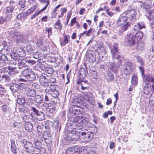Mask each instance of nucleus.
I'll return each mask as SVG.
<instances>
[{
    "instance_id": "f704fd0d",
    "label": "nucleus",
    "mask_w": 154,
    "mask_h": 154,
    "mask_svg": "<svg viewBox=\"0 0 154 154\" xmlns=\"http://www.w3.org/2000/svg\"><path fill=\"white\" fill-rule=\"evenodd\" d=\"M7 60V58L5 55L3 54L0 57V63H1V66H3L4 62Z\"/></svg>"
},
{
    "instance_id": "f3484780",
    "label": "nucleus",
    "mask_w": 154,
    "mask_h": 154,
    "mask_svg": "<svg viewBox=\"0 0 154 154\" xmlns=\"http://www.w3.org/2000/svg\"><path fill=\"white\" fill-rule=\"evenodd\" d=\"M127 20L128 21H129L128 18L127 17L126 15L124 16H120L116 24L118 26H120L124 23Z\"/></svg>"
},
{
    "instance_id": "79ce46f5",
    "label": "nucleus",
    "mask_w": 154,
    "mask_h": 154,
    "mask_svg": "<svg viewBox=\"0 0 154 154\" xmlns=\"http://www.w3.org/2000/svg\"><path fill=\"white\" fill-rule=\"evenodd\" d=\"M69 111L74 115H78L80 112L79 109H73L72 108H70Z\"/></svg>"
},
{
    "instance_id": "f03ea898",
    "label": "nucleus",
    "mask_w": 154,
    "mask_h": 154,
    "mask_svg": "<svg viewBox=\"0 0 154 154\" xmlns=\"http://www.w3.org/2000/svg\"><path fill=\"white\" fill-rule=\"evenodd\" d=\"M75 130V128H69L66 130L67 135L62 140L63 142L68 145L72 141H81V133L76 131Z\"/></svg>"
},
{
    "instance_id": "a211bd4d",
    "label": "nucleus",
    "mask_w": 154,
    "mask_h": 154,
    "mask_svg": "<svg viewBox=\"0 0 154 154\" xmlns=\"http://www.w3.org/2000/svg\"><path fill=\"white\" fill-rule=\"evenodd\" d=\"M145 28V26L144 23L143 22H140L138 23L137 25H134V29L132 30L134 31H136L137 32H140L139 31V29Z\"/></svg>"
},
{
    "instance_id": "8fccbe9b",
    "label": "nucleus",
    "mask_w": 154,
    "mask_h": 154,
    "mask_svg": "<svg viewBox=\"0 0 154 154\" xmlns=\"http://www.w3.org/2000/svg\"><path fill=\"white\" fill-rule=\"evenodd\" d=\"M36 8V6H32L26 12V14L27 15H29L32 13L33 12V11L35 10Z\"/></svg>"
},
{
    "instance_id": "1a4fd4ad",
    "label": "nucleus",
    "mask_w": 154,
    "mask_h": 154,
    "mask_svg": "<svg viewBox=\"0 0 154 154\" xmlns=\"http://www.w3.org/2000/svg\"><path fill=\"white\" fill-rule=\"evenodd\" d=\"M132 64L130 62H127L123 66V71L126 75L129 74L132 71Z\"/></svg>"
},
{
    "instance_id": "5fc2aeb1",
    "label": "nucleus",
    "mask_w": 154,
    "mask_h": 154,
    "mask_svg": "<svg viewBox=\"0 0 154 154\" xmlns=\"http://www.w3.org/2000/svg\"><path fill=\"white\" fill-rule=\"evenodd\" d=\"M83 94L84 95V98L86 100H87V99L89 98L90 97L92 96V94L89 92H83Z\"/></svg>"
},
{
    "instance_id": "6ab92c4d",
    "label": "nucleus",
    "mask_w": 154,
    "mask_h": 154,
    "mask_svg": "<svg viewBox=\"0 0 154 154\" xmlns=\"http://www.w3.org/2000/svg\"><path fill=\"white\" fill-rule=\"evenodd\" d=\"M33 127L32 123L30 122H26L25 124V128L26 131L30 132L32 131Z\"/></svg>"
},
{
    "instance_id": "c03bdc74",
    "label": "nucleus",
    "mask_w": 154,
    "mask_h": 154,
    "mask_svg": "<svg viewBox=\"0 0 154 154\" xmlns=\"http://www.w3.org/2000/svg\"><path fill=\"white\" fill-rule=\"evenodd\" d=\"M149 103L151 106H154V94H151L149 97Z\"/></svg>"
},
{
    "instance_id": "49530a36",
    "label": "nucleus",
    "mask_w": 154,
    "mask_h": 154,
    "mask_svg": "<svg viewBox=\"0 0 154 154\" xmlns=\"http://www.w3.org/2000/svg\"><path fill=\"white\" fill-rule=\"evenodd\" d=\"M35 148L38 149H40L42 148V144L40 141L36 140L34 142Z\"/></svg>"
},
{
    "instance_id": "9b49d317",
    "label": "nucleus",
    "mask_w": 154,
    "mask_h": 154,
    "mask_svg": "<svg viewBox=\"0 0 154 154\" xmlns=\"http://www.w3.org/2000/svg\"><path fill=\"white\" fill-rule=\"evenodd\" d=\"M137 12L134 10H131L127 12L125 15L128 18L129 21L133 20L135 21L137 15Z\"/></svg>"
},
{
    "instance_id": "0eeeda50",
    "label": "nucleus",
    "mask_w": 154,
    "mask_h": 154,
    "mask_svg": "<svg viewBox=\"0 0 154 154\" xmlns=\"http://www.w3.org/2000/svg\"><path fill=\"white\" fill-rule=\"evenodd\" d=\"M23 143L25 151L26 152L32 153L34 152L35 148L31 143L29 142L26 141L25 140H23Z\"/></svg>"
},
{
    "instance_id": "e433bc0d",
    "label": "nucleus",
    "mask_w": 154,
    "mask_h": 154,
    "mask_svg": "<svg viewBox=\"0 0 154 154\" xmlns=\"http://www.w3.org/2000/svg\"><path fill=\"white\" fill-rule=\"evenodd\" d=\"M73 121L75 122L78 123L82 122V116L75 117Z\"/></svg>"
},
{
    "instance_id": "a19ab883",
    "label": "nucleus",
    "mask_w": 154,
    "mask_h": 154,
    "mask_svg": "<svg viewBox=\"0 0 154 154\" xmlns=\"http://www.w3.org/2000/svg\"><path fill=\"white\" fill-rule=\"evenodd\" d=\"M27 15L26 13H21L19 14L17 17V18L19 20H21L24 19L25 16Z\"/></svg>"
},
{
    "instance_id": "bb28decb",
    "label": "nucleus",
    "mask_w": 154,
    "mask_h": 154,
    "mask_svg": "<svg viewBox=\"0 0 154 154\" xmlns=\"http://www.w3.org/2000/svg\"><path fill=\"white\" fill-rule=\"evenodd\" d=\"M97 51L98 54H100L105 53H106V51L105 50L104 46L101 45H98L97 48Z\"/></svg>"
},
{
    "instance_id": "b1692460",
    "label": "nucleus",
    "mask_w": 154,
    "mask_h": 154,
    "mask_svg": "<svg viewBox=\"0 0 154 154\" xmlns=\"http://www.w3.org/2000/svg\"><path fill=\"white\" fill-rule=\"evenodd\" d=\"M11 149L12 153L14 154H16L17 153V146L15 143V142L14 140H12L11 141Z\"/></svg>"
},
{
    "instance_id": "bf43d9fd",
    "label": "nucleus",
    "mask_w": 154,
    "mask_h": 154,
    "mask_svg": "<svg viewBox=\"0 0 154 154\" xmlns=\"http://www.w3.org/2000/svg\"><path fill=\"white\" fill-rule=\"evenodd\" d=\"M17 72H18L16 70H10L8 74L10 76L13 77Z\"/></svg>"
},
{
    "instance_id": "9d476101",
    "label": "nucleus",
    "mask_w": 154,
    "mask_h": 154,
    "mask_svg": "<svg viewBox=\"0 0 154 154\" xmlns=\"http://www.w3.org/2000/svg\"><path fill=\"white\" fill-rule=\"evenodd\" d=\"M42 109L46 110L51 113H53L55 110L54 106L51 103H43L42 106Z\"/></svg>"
},
{
    "instance_id": "dca6fc26",
    "label": "nucleus",
    "mask_w": 154,
    "mask_h": 154,
    "mask_svg": "<svg viewBox=\"0 0 154 154\" xmlns=\"http://www.w3.org/2000/svg\"><path fill=\"white\" fill-rule=\"evenodd\" d=\"M88 55L87 56H88L89 59V61L90 62L93 63L96 60V57L94 52L91 51H88Z\"/></svg>"
},
{
    "instance_id": "f257e3e1",
    "label": "nucleus",
    "mask_w": 154,
    "mask_h": 154,
    "mask_svg": "<svg viewBox=\"0 0 154 154\" xmlns=\"http://www.w3.org/2000/svg\"><path fill=\"white\" fill-rule=\"evenodd\" d=\"M118 45L115 44L112 47L110 48L112 57L114 62H109L108 64V67L110 70L116 73L118 70V67L122 63L120 56L118 54Z\"/></svg>"
},
{
    "instance_id": "2eb2a0df",
    "label": "nucleus",
    "mask_w": 154,
    "mask_h": 154,
    "mask_svg": "<svg viewBox=\"0 0 154 154\" xmlns=\"http://www.w3.org/2000/svg\"><path fill=\"white\" fill-rule=\"evenodd\" d=\"M2 112L4 113L10 114L11 113V109L10 106L7 104L2 105L1 106Z\"/></svg>"
},
{
    "instance_id": "f8f14e48",
    "label": "nucleus",
    "mask_w": 154,
    "mask_h": 154,
    "mask_svg": "<svg viewBox=\"0 0 154 154\" xmlns=\"http://www.w3.org/2000/svg\"><path fill=\"white\" fill-rule=\"evenodd\" d=\"M73 149L74 154H86V150L83 147L81 148L79 146H76L72 147Z\"/></svg>"
},
{
    "instance_id": "ea45409f",
    "label": "nucleus",
    "mask_w": 154,
    "mask_h": 154,
    "mask_svg": "<svg viewBox=\"0 0 154 154\" xmlns=\"http://www.w3.org/2000/svg\"><path fill=\"white\" fill-rule=\"evenodd\" d=\"M130 24L128 21L127 23L126 24L124 25L121 28L120 30L122 32L126 31L127 30L129 27L130 26Z\"/></svg>"
},
{
    "instance_id": "69168bd1",
    "label": "nucleus",
    "mask_w": 154,
    "mask_h": 154,
    "mask_svg": "<svg viewBox=\"0 0 154 154\" xmlns=\"http://www.w3.org/2000/svg\"><path fill=\"white\" fill-rule=\"evenodd\" d=\"M30 85L32 88L35 89H38L40 88V85L36 83H31Z\"/></svg>"
},
{
    "instance_id": "72a5a7b5",
    "label": "nucleus",
    "mask_w": 154,
    "mask_h": 154,
    "mask_svg": "<svg viewBox=\"0 0 154 154\" xmlns=\"http://www.w3.org/2000/svg\"><path fill=\"white\" fill-rule=\"evenodd\" d=\"M37 119L39 120V121H42L45 119V115L44 113L41 111L37 115Z\"/></svg>"
},
{
    "instance_id": "c9c22d12",
    "label": "nucleus",
    "mask_w": 154,
    "mask_h": 154,
    "mask_svg": "<svg viewBox=\"0 0 154 154\" xmlns=\"http://www.w3.org/2000/svg\"><path fill=\"white\" fill-rule=\"evenodd\" d=\"M39 1L42 3H45L46 4L45 7L40 10V11H43L46 10L49 4V0H39Z\"/></svg>"
},
{
    "instance_id": "13d9d810",
    "label": "nucleus",
    "mask_w": 154,
    "mask_h": 154,
    "mask_svg": "<svg viewBox=\"0 0 154 154\" xmlns=\"http://www.w3.org/2000/svg\"><path fill=\"white\" fill-rule=\"evenodd\" d=\"M105 9L107 14L110 17H112L114 13L111 11H109V8L108 7L105 6Z\"/></svg>"
},
{
    "instance_id": "6e6552de",
    "label": "nucleus",
    "mask_w": 154,
    "mask_h": 154,
    "mask_svg": "<svg viewBox=\"0 0 154 154\" xmlns=\"http://www.w3.org/2000/svg\"><path fill=\"white\" fill-rule=\"evenodd\" d=\"M142 76L143 81L146 84L148 85L149 83H152V87L153 90H154V76H150L147 75H143Z\"/></svg>"
},
{
    "instance_id": "aec40b11",
    "label": "nucleus",
    "mask_w": 154,
    "mask_h": 154,
    "mask_svg": "<svg viewBox=\"0 0 154 154\" xmlns=\"http://www.w3.org/2000/svg\"><path fill=\"white\" fill-rule=\"evenodd\" d=\"M15 9V7L12 5H10L7 7L5 9L4 12L5 14L11 13Z\"/></svg>"
},
{
    "instance_id": "39448f33",
    "label": "nucleus",
    "mask_w": 154,
    "mask_h": 154,
    "mask_svg": "<svg viewBox=\"0 0 154 154\" xmlns=\"http://www.w3.org/2000/svg\"><path fill=\"white\" fill-rule=\"evenodd\" d=\"M11 34L14 41L17 43L23 42L24 41V36L19 31L12 32Z\"/></svg>"
},
{
    "instance_id": "cd10ccee",
    "label": "nucleus",
    "mask_w": 154,
    "mask_h": 154,
    "mask_svg": "<svg viewBox=\"0 0 154 154\" xmlns=\"http://www.w3.org/2000/svg\"><path fill=\"white\" fill-rule=\"evenodd\" d=\"M44 127V126L42 125H38L37 126V131L38 136H41L42 137L43 136V133H42L43 131V128Z\"/></svg>"
},
{
    "instance_id": "2f4dec72",
    "label": "nucleus",
    "mask_w": 154,
    "mask_h": 154,
    "mask_svg": "<svg viewBox=\"0 0 154 154\" xmlns=\"http://www.w3.org/2000/svg\"><path fill=\"white\" fill-rule=\"evenodd\" d=\"M10 89L13 92H16L19 90V86L16 84H14L10 86Z\"/></svg>"
},
{
    "instance_id": "7c9ffc66",
    "label": "nucleus",
    "mask_w": 154,
    "mask_h": 154,
    "mask_svg": "<svg viewBox=\"0 0 154 154\" xmlns=\"http://www.w3.org/2000/svg\"><path fill=\"white\" fill-rule=\"evenodd\" d=\"M80 84L81 88L82 90L87 89V85L88 84V81L87 80L84 81L82 80L81 81V82L79 84Z\"/></svg>"
},
{
    "instance_id": "20e7f679",
    "label": "nucleus",
    "mask_w": 154,
    "mask_h": 154,
    "mask_svg": "<svg viewBox=\"0 0 154 154\" xmlns=\"http://www.w3.org/2000/svg\"><path fill=\"white\" fill-rule=\"evenodd\" d=\"M21 73L28 81L34 80L36 78V75L31 69H26L22 72Z\"/></svg>"
},
{
    "instance_id": "a878e982",
    "label": "nucleus",
    "mask_w": 154,
    "mask_h": 154,
    "mask_svg": "<svg viewBox=\"0 0 154 154\" xmlns=\"http://www.w3.org/2000/svg\"><path fill=\"white\" fill-rule=\"evenodd\" d=\"M114 76L113 74L108 70L106 76V79L107 81L111 82L114 79Z\"/></svg>"
},
{
    "instance_id": "37998d69",
    "label": "nucleus",
    "mask_w": 154,
    "mask_h": 154,
    "mask_svg": "<svg viewBox=\"0 0 154 154\" xmlns=\"http://www.w3.org/2000/svg\"><path fill=\"white\" fill-rule=\"evenodd\" d=\"M41 61V60H38V62L41 63V64H40L39 65V67L42 70L45 71L47 67V64L46 63L43 64L41 63L42 62H40Z\"/></svg>"
},
{
    "instance_id": "4be33fe9",
    "label": "nucleus",
    "mask_w": 154,
    "mask_h": 154,
    "mask_svg": "<svg viewBox=\"0 0 154 154\" xmlns=\"http://www.w3.org/2000/svg\"><path fill=\"white\" fill-rule=\"evenodd\" d=\"M51 89H52V91L51 94V96L54 98H57L59 95V93L58 91L56 90L54 88V86H52Z\"/></svg>"
},
{
    "instance_id": "052dcab7",
    "label": "nucleus",
    "mask_w": 154,
    "mask_h": 154,
    "mask_svg": "<svg viewBox=\"0 0 154 154\" xmlns=\"http://www.w3.org/2000/svg\"><path fill=\"white\" fill-rule=\"evenodd\" d=\"M86 100L91 105H93L94 103V99L92 96L89 97Z\"/></svg>"
},
{
    "instance_id": "de8ad7c7",
    "label": "nucleus",
    "mask_w": 154,
    "mask_h": 154,
    "mask_svg": "<svg viewBox=\"0 0 154 154\" xmlns=\"http://www.w3.org/2000/svg\"><path fill=\"white\" fill-rule=\"evenodd\" d=\"M55 29H57L59 30H61L62 28L61 25L60 23V22L59 20L56 22L55 24Z\"/></svg>"
},
{
    "instance_id": "09e8293b",
    "label": "nucleus",
    "mask_w": 154,
    "mask_h": 154,
    "mask_svg": "<svg viewBox=\"0 0 154 154\" xmlns=\"http://www.w3.org/2000/svg\"><path fill=\"white\" fill-rule=\"evenodd\" d=\"M66 154H74L73 153V149L72 147L67 148L65 150Z\"/></svg>"
},
{
    "instance_id": "0e129e2a",
    "label": "nucleus",
    "mask_w": 154,
    "mask_h": 154,
    "mask_svg": "<svg viewBox=\"0 0 154 154\" xmlns=\"http://www.w3.org/2000/svg\"><path fill=\"white\" fill-rule=\"evenodd\" d=\"M28 2L30 5L32 6H36V3L35 0H28Z\"/></svg>"
},
{
    "instance_id": "603ef678",
    "label": "nucleus",
    "mask_w": 154,
    "mask_h": 154,
    "mask_svg": "<svg viewBox=\"0 0 154 154\" xmlns=\"http://www.w3.org/2000/svg\"><path fill=\"white\" fill-rule=\"evenodd\" d=\"M2 79L5 80L6 82H9L11 79V77L8 74V75H4L2 76Z\"/></svg>"
},
{
    "instance_id": "5701e85b",
    "label": "nucleus",
    "mask_w": 154,
    "mask_h": 154,
    "mask_svg": "<svg viewBox=\"0 0 154 154\" xmlns=\"http://www.w3.org/2000/svg\"><path fill=\"white\" fill-rule=\"evenodd\" d=\"M14 49L20 57H23L25 56L26 53L23 48H18L17 49H16L15 48H14Z\"/></svg>"
},
{
    "instance_id": "7ed1b4c3",
    "label": "nucleus",
    "mask_w": 154,
    "mask_h": 154,
    "mask_svg": "<svg viewBox=\"0 0 154 154\" xmlns=\"http://www.w3.org/2000/svg\"><path fill=\"white\" fill-rule=\"evenodd\" d=\"M143 37V33L142 32H137L136 31L132 30L127 37V44L130 46L137 45Z\"/></svg>"
},
{
    "instance_id": "423d86ee",
    "label": "nucleus",
    "mask_w": 154,
    "mask_h": 154,
    "mask_svg": "<svg viewBox=\"0 0 154 154\" xmlns=\"http://www.w3.org/2000/svg\"><path fill=\"white\" fill-rule=\"evenodd\" d=\"M92 135L90 133H87L85 132L81 133V138L82 142H87L91 140L93 138Z\"/></svg>"
},
{
    "instance_id": "c756f323",
    "label": "nucleus",
    "mask_w": 154,
    "mask_h": 154,
    "mask_svg": "<svg viewBox=\"0 0 154 154\" xmlns=\"http://www.w3.org/2000/svg\"><path fill=\"white\" fill-rule=\"evenodd\" d=\"M147 85L144 87L143 92L146 94H148L152 91V85Z\"/></svg>"
},
{
    "instance_id": "774afa93",
    "label": "nucleus",
    "mask_w": 154,
    "mask_h": 154,
    "mask_svg": "<svg viewBox=\"0 0 154 154\" xmlns=\"http://www.w3.org/2000/svg\"><path fill=\"white\" fill-rule=\"evenodd\" d=\"M48 81L51 83H54L56 82V79L54 77H51L48 78Z\"/></svg>"
},
{
    "instance_id": "6e6d98bb",
    "label": "nucleus",
    "mask_w": 154,
    "mask_h": 154,
    "mask_svg": "<svg viewBox=\"0 0 154 154\" xmlns=\"http://www.w3.org/2000/svg\"><path fill=\"white\" fill-rule=\"evenodd\" d=\"M43 135L45 139H47V138L51 137V135L50 132L47 131H44V134Z\"/></svg>"
},
{
    "instance_id": "338daca9",
    "label": "nucleus",
    "mask_w": 154,
    "mask_h": 154,
    "mask_svg": "<svg viewBox=\"0 0 154 154\" xmlns=\"http://www.w3.org/2000/svg\"><path fill=\"white\" fill-rule=\"evenodd\" d=\"M40 82L41 84L43 86H44V87H48L49 86L48 82H47L45 81H42V80H41V81H40Z\"/></svg>"
},
{
    "instance_id": "680f3d73",
    "label": "nucleus",
    "mask_w": 154,
    "mask_h": 154,
    "mask_svg": "<svg viewBox=\"0 0 154 154\" xmlns=\"http://www.w3.org/2000/svg\"><path fill=\"white\" fill-rule=\"evenodd\" d=\"M46 72L49 74H52L54 72V69L51 68L47 67L45 70Z\"/></svg>"
},
{
    "instance_id": "e2e57ef3",
    "label": "nucleus",
    "mask_w": 154,
    "mask_h": 154,
    "mask_svg": "<svg viewBox=\"0 0 154 154\" xmlns=\"http://www.w3.org/2000/svg\"><path fill=\"white\" fill-rule=\"evenodd\" d=\"M26 0H20L18 4L21 6V8H24L25 6V3Z\"/></svg>"
},
{
    "instance_id": "a18cd8bd",
    "label": "nucleus",
    "mask_w": 154,
    "mask_h": 154,
    "mask_svg": "<svg viewBox=\"0 0 154 154\" xmlns=\"http://www.w3.org/2000/svg\"><path fill=\"white\" fill-rule=\"evenodd\" d=\"M35 102L38 103H41L43 102L42 98L39 95H37L35 98Z\"/></svg>"
},
{
    "instance_id": "864d4df0",
    "label": "nucleus",
    "mask_w": 154,
    "mask_h": 154,
    "mask_svg": "<svg viewBox=\"0 0 154 154\" xmlns=\"http://www.w3.org/2000/svg\"><path fill=\"white\" fill-rule=\"evenodd\" d=\"M134 57L136 59L137 62L140 63L141 65H143L144 64L142 59L140 56L137 55L135 56Z\"/></svg>"
},
{
    "instance_id": "c85d7f7f",
    "label": "nucleus",
    "mask_w": 154,
    "mask_h": 154,
    "mask_svg": "<svg viewBox=\"0 0 154 154\" xmlns=\"http://www.w3.org/2000/svg\"><path fill=\"white\" fill-rule=\"evenodd\" d=\"M26 94L28 97H33L35 95L36 92L34 89H29Z\"/></svg>"
},
{
    "instance_id": "4c0bfd02",
    "label": "nucleus",
    "mask_w": 154,
    "mask_h": 154,
    "mask_svg": "<svg viewBox=\"0 0 154 154\" xmlns=\"http://www.w3.org/2000/svg\"><path fill=\"white\" fill-rule=\"evenodd\" d=\"M48 75L45 73H42L41 75L40 76L39 78V81L40 82L41 81V80H42V81H46V80H48Z\"/></svg>"
},
{
    "instance_id": "ddd939ff",
    "label": "nucleus",
    "mask_w": 154,
    "mask_h": 154,
    "mask_svg": "<svg viewBox=\"0 0 154 154\" xmlns=\"http://www.w3.org/2000/svg\"><path fill=\"white\" fill-rule=\"evenodd\" d=\"M87 73V70L84 68H81L79 71V79L77 82V84L81 82V81L84 80L86 77V74Z\"/></svg>"
},
{
    "instance_id": "4468645a",
    "label": "nucleus",
    "mask_w": 154,
    "mask_h": 154,
    "mask_svg": "<svg viewBox=\"0 0 154 154\" xmlns=\"http://www.w3.org/2000/svg\"><path fill=\"white\" fill-rule=\"evenodd\" d=\"M13 49L11 48V51L10 53L11 57L12 59L14 61H19L20 60V57L18 55L17 53L15 51L14 48H13Z\"/></svg>"
},
{
    "instance_id": "58836bf2",
    "label": "nucleus",
    "mask_w": 154,
    "mask_h": 154,
    "mask_svg": "<svg viewBox=\"0 0 154 154\" xmlns=\"http://www.w3.org/2000/svg\"><path fill=\"white\" fill-rule=\"evenodd\" d=\"M17 62H18V64H19L18 68L19 69H20L21 67V66H22V67L24 66H23L25 64L26 62H27V61L26 60V59H23L20 60L19 61Z\"/></svg>"
},
{
    "instance_id": "412c9836",
    "label": "nucleus",
    "mask_w": 154,
    "mask_h": 154,
    "mask_svg": "<svg viewBox=\"0 0 154 154\" xmlns=\"http://www.w3.org/2000/svg\"><path fill=\"white\" fill-rule=\"evenodd\" d=\"M10 48L8 45H5L2 49L1 52L3 54L6 55L8 54L11 51Z\"/></svg>"
},
{
    "instance_id": "393cba45",
    "label": "nucleus",
    "mask_w": 154,
    "mask_h": 154,
    "mask_svg": "<svg viewBox=\"0 0 154 154\" xmlns=\"http://www.w3.org/2000/svg\"><path fill=\"white\" fill-rule=\"evenodd\" d=\"M69 38L68 35H66L64 36L63 39L60 42L61 46H63L67 44L68 43Z\"/></svg>"
},
{
    "instance_id": "4d7b16f0",
    "label": "nucleus",
    "mask_w": 154,
    "mask_h": 154,
    "mask_svg": "<svg viewBox=\"0 0 154 154\" xmlns=\"http://www.w3.org/2000/svg\"><path fill=\"white\" fill-rule=\"evenodd\" d=\"M52 29L51 27L49 28H46L45 29V31L48 33V36L49 37V36H51L52 35Z\"/></svg>"
},
{
    "instance_id": "3c124183",
    "label": "nucleus",
    "mask_w": 154,
    "mask_h": 154,
    "mask_svg": "<svg viewBox=\"0 0 154 154\" xmlns=\"http://www.w3.org/2000/svg\"><path fill=\"white\" fill-rule=\"evenodd\" d=\"M25 102V99L24 98H19L17 100V103L20 105H23Z\"/></svg>"
},
{
    "instance_id": "473e14b6",
    "label": "nucleus",
    "mask_w": 154,
    "mask_h": 154,
    "mask_svg": "<svg viewBox=\"0 0 154 154\" xmlns=\"http://www.w3.org/2000/svg\"><path fill=\"white\" fill-rule=\"evenodd\" d=\"M138 82L137 76V74H133L132 77L131 82L133 85L137 84Z\"/></svg>"
}]
</instances>
